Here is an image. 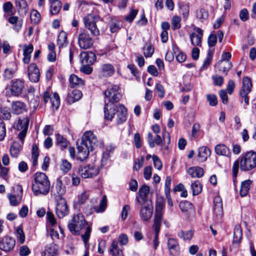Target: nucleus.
<instances>
[{"mask_svg": "<svg viewBox=\"0 0 256 256\" xmlns=\"http://www.w3.org/2000/svg\"><path fill=\"white\" fill-rule=\"evenodd\" d=\"M13 8L12 3L10 2H7L3 4L2 10L4 13L8 16H12L14 14L12 10Z\"/></svg>", "mask_w": 256, "mask_h": 256, "instance_id": "47", "label": "nucleus"}, {"mask_svg": "<svg viewBox=\"0 0 256 256\" xmlns=\"http://www.w3.org/2000/svg\"><path fill=\"white\" fill-rule=\"evenodd\" d=\"M34 50L32 44H24L23 48L24 58L22 61L24 64H28L30 62L31 58V53Z\"/></svg>", "mask_w": 256, "mask_h": 256, "instance_id": "26", "label": "nucleus"}, {"mask_svg": "<svg viewBox=\"0 0 256 256\" xmlns=\"http://www.w3.org/2000/svg\"><path fill=\"white\" fill-rule=\"evenodd\" d=\"M168 246L170 254L172 256H178L179 255V245L176 239L169 238L168 241Z\"/></svg>", "mask_w": 256, "mask_h": 256, "instance_id": "20", "label": "nucleus"}, {"mask_svg": "<svg viewBox=\"0 0 256 256\" xmlns=\"http://www.w3.org/2000/svg\"><path fill=\"white\" fill-rule=\"evenodd\" d=\"M18 140L14 141L10 148V156L14 158H17L19 156L24 143V139Z\"/></svg>", "mask_w": 256, "mask_h": 256, "instance_id": "16", "label": "nucleus"}, {"mask_svg": "<svg viewBox=\"0 0 256 256\" xmlns=\"http://www.w3.org/2000/svg\"><path fill=\"white\" fill-rule=\"evenodd\" d=\"M191 188L192 194L194 196L198 195L202 192V185L199 180H197L191 184Z\"/></svg>", "mask_w": 256, "mask_h": 256, "instance_id": "38", "label": "nucleus"}, {"mask_svg": "<svg viewBox=\"0 0 256 256\" xmlns=\"http://www.w3.org/2000/svg\"><path fill=\"white\" fill-rule=\"evenodd\" d=\"M156 210L154 224L153 226L154 232L153 234L148 236L150 238H152L153 236V248L154 250L157 249L159 244V242L158 240V234L160 230L161 221L164 214L163 209Z\"/></svg>", "mask_w": 256, "mask_h": 256, "instance_id": "7", "label": "nucleus"}, {"mask_svg": "<svg viewBox=\"0 0 256 256\" xmlns=\"http://www.w3.org/2000/svg\"><path fill=\"white\" fill-rule=\"evenodd\" d=\"M68 228L70 232L74 236L80 235L82 230L85 228L84 234H82L81 237L86 248H89L88 242L92 232V226L86 220L83 214H78L74 215L69 220Z\"/></svg>", "mask_w": 256, "mask_h": 256, "instance_id": "1", "label": "nucleus"}, {"mask_svg": "<svg viewBox=\"0 0 256 256\" xmlns=\"http://www.w3.org/2000/svg\"><path fill=\"white\" fill-rule=\"evenodd\" d=\"M238 168H239V160H236L234 163L233 166H232V175H233V182L234 183V184H236V176L238 175Z\"/></svg>", "mask_w": 256, "mask_h": 256, "instance_id": "54", "label": "nucleus"}, {"mask_svg": "<svg viewBox=\"0 0 256 256\" xmlns=\"http://www.w3.org/2000/svg\"><path fill=\"white\" fill-rule=\"evenodd\" d=\"M94 41L89 34L86 32H82L79 34L78 38V44L82 49L90 48L93 44Z\"/></svg>", "mask_w": 256, "mask_h": 256, "instance_id": "13", "label": "nucleus"}, {"mask_svg": "<svg viewBox=\"0 0 256 256\" xmlns=\"http://www.w3.org/2000/svg\"><path fill=\"white\" fill-rule=\"evenodd\" d=\"M252 184V181L250 180H244L241 183L240 188V194L241 196H245L248 194L251 188Z\"/></svg>", "mask_w": 256, "mask_h": 256, "instance_id": "29", "label": "nucleus"}, {"mask_svg": "<svg viewBox=\"0 0 256 256\" xmlns=\"http://www.w3.org/2000/svg\"><path fill=\"white\" fill-rule=\"evenodd\" d=\"M252 86V84L250 79L248 77H244L242 80V86L240 91V95L244 99L246 106L249 104V98L248 94L251 91Z\"/></svg>", "mask_w": 256, "mask_h": 256, "instance_id": "12", "label": "nucleus"}, {"mask_svg": "<svg viewBox=\"0 0 256 256\" xmlns=\"http://www.w3.org/2000/svg\"><path fill=\"white\" fill-rule=\"evenodd\" d=\"M79 172L83 178H87L96 176L98 173V170L94 166L88 165L80 167L79 168Z\"/></svg>", "mask_w": 256, "mask_h": 256, "instance_id": "15", "label": "nucleus"}, {"mask_svg": "<svg viewBox=\"0 0 256 256\" xmlns=\"http://www.w3.org/2000/svg\"><path fill=\"white\" fill-rule=\"evenodd\" d=\"M216 153L218 155L228 156L230 154L229 148L224 144H217L214 148Z\"/></svg>", "mask_w": 256, "mask_h": 256, "instance_id": "31", "label": "nucleus"}, {"mask_svg": "<svg viewBox=\"0 0 256 256\" xmlns=\"http://www.w3.org/2000/svg\"><path fill=\"white\" fill-rule=\"evenodd\" d=\"M29 119L28 117L19 118L17 123L14 126L20 132L18 135V139H24L28 130Z\"/></svg>", "mask_w": 256, "mask_h": 256, "instance_id": "10", "label": "nucleus"}, {"mask_svg": "<svg viewBox=\"0 0 256 256\" xmlns=\"http://www.w3.org/2000/svg\"><path fill=\"white\" fill-rule=\"evenodd\" d=\"M68 44L67 34L65 32L62 30L58 36L57 44L59 48H62L66 47Z\"/></svg>", "mask_w": 256, "mask_h": 256, "instance_id": "33", "label": "nucleus"}, {"mask_svg": "<svg viewBox=\"0 0 256 256\" xmlns=\"http://www.w3.org/2000/svg\"><path fill=\"white\" fill-rule=\"evenodd\" d=\"M153 214V209H141L140 217L144 221H147L150 219Z\"/></svg>", "mask_w": 256, "mask_h": 256, "instance_id": "41", "label": "nucleus"}, {"mask_svg": "<svg viewBox=\"0 0 256 256\" xmlns=\"http://www.w3.org/2000/svg\"><path fill=\"white\" fill-rule=\"evenodd\" d=\"M154 167L158 170H161L162 167V163L160 158L156 155L152 156Z\"/></svg>", "mask_w": 256, "mask_h": 256, "instance_id": "53", "label": "nucleus"}, {"mask_svg": "<svg viewBox=\"0 0 256 256\" xmlns=\"http://www.w3.org/2000/svg\"><path fill=\"white\" fill-rule=\"evenodd\" d=\"M237 160H239V165L242 170H250L256 168V152L252 150L248 152Z\"/></svg>", "mask_w": 256, "mask_h": 256, "instance_id": "6", "label": "nucleus"}, {"mask_svg": "<svg viewBox=\"0 0 256 256\" xmlns=\"http://www.w3.org/2000/svg\"><path fill=\"white\" fill-rule=\"evenodd\" d=\"M188 174L192 178H200L204 174V170L200 166H192L188 168Z\"/></svg>", "mask_w": 256, "mask_h": 256, "instance_id": "28", "label": "nucleus"}, {"mask_svg": "<svg viewBox=\"0 0 256 256\" xmlns=\"http://www.w3.org/2000/svg\"><path fill=\"white\" fill-rule=\"evenodd\" d=\"M50 100L52 102V107L57 110L60 104V99L58 94L56 92L53 93L50 96Z\"/></svg>", "mask_w": 256, "mask_h": 256, "instance_id": "43", "label": "nucleus"}, {"mask_svg": "<svg viewBox=\"0 0 256 256\" xmlns=\"http://www.w3.org/2000/svg\"><path fill=\"white\" fill-rule=\"evenodd\" d=\"M24 88V80L16 78L12 80L4 90V94L6 98L20 96Z\"/></svg>", "mask_w": 256, "mask_h": 256, "instance_id": "4", "label": "nucleus"}, {"mask_svg": "<svg viewBox=\"0 0 256 256\" xmlns=\"http://www.w3.org/2000/svg\"><path fill=\"white\" fill-rule=\"evenodd\" d=\"M217 66L219 67L220 70H222L223 72L227 74L228 72L232 68V64L230 61H225L222 63L218 62L217 64Z\"/></svg>", "mask_w": 256, "mask_h": 256, "instance_id": "39", "label": "nucleus"}, {"mask_svg": "<svg viewBox=\"0 0 256 256\" xmlns=\"http://www.w3.org/2000/svg\"><path fill=\"white\" fill-rule=\"evenodd\" d=\"M217 42V36L216 34H210L208 39V43L210 47L214 46L216 45Z\"/></svg>", "mask_w": 256, "mask_h": 256, "instance_id": "63", "label": "nucleus"}, {"mask_svg": "<svg viewBox=\"0 0 256 256\" xmlns=\"http://www.w3.org/2000/svg\"><path fill=\"white\" fill-rule=\"evenodd\" d=\"M56 136V143L61 149L66 148L69 146L70 142L62 136L57 134Z\"/></svg>", "mask_w": 256, "mask_h": 256, "instance_id": "36", "label": "nucleus"}, {"mask_svg": "<svg viewBox=\"0 0 256 256\" xmlns=\"http://www.w3.org/2000/svg\"><path fill=\"white\" fill-rule=\"evenodd\" d=\"M12 112L16 114H20L24 113L26 110V104L20 101L12 102L11 104Z\"/></svg>", "mask_w": 256, "mask_h": 256, "instance_id": "22", "label": "nucleus"}, {"mask_svg": "<svg viewBox=\"0 0 256 256\" xmlns=\"http://www.w3.org/2000/svg\"><path fill=\"white\" fill-rule=\"evenodd\" d=\"M72 168L71 164L66 160H62L60 165L61 170L64 173L68 172Z\"/></svg>", "mask_w": 256, "mask_h": 256, "instance_id": "52", "label": "nucleus"}, {"mask_svg": "<svg viewBox=\"0 0 256 256\" xmlns=\"http://www.w3.org/2000/svg\"><path fill=\"white\" fill-rule=\"evenodd\" d=\"M30 20L34 23H38L40 21V14L35 10H32L30 12Z\"/></svg>", "mask_w": 256, "mask_h": 256, "instance_id": "55", "label": "nucleus"}, {"mask_svg": "<svg viewBox=\"0 0 256 256\" xmlns=\"http://www.w3.org/2000/svg\"><path fill=\"white\" fill-rule=\"evenodd\" d=\"M196 32L197 34L192 32L190 35L191 43L194 46H200L202 38L203 36V30L198 28H196Z\"/></svg>", "mask_w": 256, "mask_h": 256, "instance_id": "19", "label": "nucleus"}, {"mask_svg": "<svg viewBox=\"0 0 256 256\" xmlns=\"http://www.w3.org/2000/svg\"><path fill=\"white\" fill-rule=\"evenodd\" d=\"M38 156V148L37 146L34 145L32 151V159L33 166H36L37 164Z\"/></svg>", "mask_w": 256, "mask_h": 256, "instance_id": "46", "label": "nucleus"}, {"mask_svg": "<svg viewBox=\"0 0 256 256\" xmlns=\"http://www.w3.org/2000/svg\"><path fill=\"white\" fill-rule=\"evenodd\" d=\"M82 96V93L80 90L74 89L70 90L67 97V101L70 103H74L79 100Z\"/></svg>", "mask_w": 256, "mask_h": 256, "instance_id": "25", "label": "nucleus"}, {"mask_svg": "<svg viewBox=\"0 0 256 256\" xmlns=\"http://www.w3.org/2000/svg\"><path fill=\"white\" fill-rule=\"evenodd\" d=\"M50 3V11L52 14H58L62 7V3L58 0H49Z\"/></svg>", "mask_w": 256, "mask_h": 256, "instance_id": "35", "label": "nucleus"}, {"mask_svg": "<svg viewBox=\"0 0 256 256\" xmlns=\"http://www.w3.org/2000/svg\"><path fill=\"white\" fill-rule=\"evenodd\" d=\"M189 10L190 8L188 4H184L180 6V10L182 12V14L185 18H187L188 16Z\"/></svg>", "mask_w": 256, "mask_h": 256, "instance_id": "64", "label": "nucleus"}, {"mask_svg": "<svg viewBox=\"0 0 256 256\" xmlns=\"http://www.w3.org/2000/svg\"><path fill=\"white\" fill-rule=\"evenodd\" d=\"M16 246L15 238L12 236H4L0 240V250L8 252L12 251Z\"/></svg>", "mask_w": 256, "mask_h": 256, "instance_id": "11", "label": "nucleus"}, {"mask_svg": "<svg viewBox=\"0 0 256 256\" xmlns=\"http://www.w3.org/2000/svg\"><path fill=\"white\" fill-rule=\"evenodd\" d=\"M70 86V88H79L83 86L84 81L74 74H72L69 78Z\"/></svg>", "mask_w": 256, "mask_h": 256, "instance_id": "27", "label": "nucleus"}, {"mask_svg": "<svg viewBox=\"0 0 256 256\" xmlns=\"http://www.w3.org/2000/svg\"><path fill=\"white\" fill-rule=\"evenodd\" d=\"M109 252L113 256H123L122 250L119 248L118 242L116 240L112 242Z\"/></svg>", "mask_w": 256, "mask_h": 256, "instance_id": "34", "label": "nucleus"}, {"mask_svg": "<svg viewBox=\"0 0 256 256\" xmlns=\"http://www.w3.org/2000/svg\"><path fill=\"white\" fill-rule=\"evenodd\" d=\"M58 249L57 246L52 244L46 248L42 252L43 256H56L58 254Z\"/></svg>", "mask_w": 256, "mask_h": 256, "instance_id": "32", "label": "nucleus"}, {"mask_svg": "<svg viewBox=\"0 0 256 256\" xmlns=\"http://www.w3.org/2000/svg\"><path fill=\"white\" fill-rule=\"evenodd\" d=\"M207 100L210 106H216L218 104L217 97L215 94H209L206 96Z\"/></svg>", "mask_w": 256, "mask_h": 256, "instance_id": "56", "label": "nucleus"}, {"mask_svg": "<svg viewBox=\"0 0 256 256\" xmlns=\"http://www.w3.org/2000/svg\"><path fill=\"white\" fill-rule=\"evenodd\" d=\"M150 192V188L149 186L146 185H143L140 188L138 191V194L140 196L142 199L144 200L147 196L148 192Z\"/></svg>", "mask_w": 256, "mask_h": 256, "instance_id": "51", "label": "nucleus"}, {"mask_svg": "<svg viewBox=\"0 0 256 256\" xmlns=\"http://www.w3.org/2000/svg\"><path fill=\"white\" fill-rule=\"evenodd\" d=\"M81 144L85 146H88L92 152L98 146V141L92 132L87 131L84 133L82 137Z\"/></svg>", "mask_w": 256, "mask_h": 256, "instance_id": "9", "label": "nucleus"}, {"mask_svg": "<svg viewBox=\"0 0 256 256\" xmlns=\"http://www.w3.org/2000/svg\"><path fill=\"white\" fill-rule=\"evenodd\" d=\"M90 195V191H84L80 195L78 196V200L76 202V204L80 205L84 204L86 201V200L88 198Z\"/></svg>", "mask_w": 256, "mask_h": 256, "instance_id": "42", "label": "nucleus"}, {"mask_svg": "<svg viewBox=\"0 0 256 256\" xmlns=\"http://www.w3.org/2000/svg\"><path fill=\"white\" fill-rule=\"evenodd\" d=\"M28 76L30 80L33 82H38L40 77L39 69L34 64H32L28 66Z\"/></svg>", "mask_w": 256, "mask_h": 256, "instance_id": "17", "label": "nucleus"}, {"mask_svg": "<svg viewBox=\"0 0 256 256\" xmlns=\"http://www.w3.org/2000/svg\"><path fill=\"white\" fill-rule=\"evenodd\" d=\"M77 148V158L80 161L86 160L88 157L90 152L91 151L90 148L88 147V146H85L82 144L78 146Z\"/></svg>", "mask_w": 256, "mask_h": 256, "instance_id": "24", "label": "nucleus"}, {"mask_svg": "<svg viewBox=\"0 0 256 256\" xmlns=\"http://www.w3.org/2000/svg\"><path fill=\"white\" fill-rule=\"evenodd\" d=\"M212 80L214 84L218 86H221L224 83L223 78L218 75H214L212 76Z\"/></svg>", "mask_w": 256, "mask_h": 256, "instance_id": "60", "label": "nucleus"}, {"mask_svg": "<svg viewBox=\"0 0 256 256\" xmlns=\"http://www.w3.org/2000/svg\"><path fill=\"white\" fill-rule=\"evenodd\" d=\"M210 150L206 146H202L198 150V157L202 162L206 161L210 156Z\"/></svg>", "mask_w": 256, "mask_h": 256, "instance_id": "30", "label": "nucleus"}, {"mask_svg": "<svg viewBox=\"0 0 256 256\" xmlns=\"http://www.w3.org/2000/svg\"><path fill=\"white\" fill-rule=\"evenodd\" d=\"M14 234L19 242L20 244L24 243L25 241V234L23 230L20 226H18L16 228Z\"/></svg>", "mask_w": 256, "mask_h": 256, "instance_id": "40", "label": "nucleus"}, {"mask_svg": "<svg viewBox=\"0 0 256 256\" xmlns=\"http://www.w3.org/2000/svg\"><path fill=\"white\" fill-rule=\"evenodd\" d=\"M15 5L20 16H24L26 14L28 8L26 0H15Z\"/></svg>", "mask_w": 256, "mask_h": 256, "instance_id": "23", "label": "nucleus"}, {"mask_svg": "<svg viewBox=\"0 0 256 256\" xmlns=\"http://www.w3.org/2000/svg\"><path fill=\"white\" fill-rule=\"evenodd\" d=\"M144 162V156H142L140 159H136L134 162V170L138 171L143 166Z\"/></svg>", "mask_w": 256, "mask_h": 256, "instance_id": "58", "label": "nucleus"}, {"mask_svg": "<svg viewBox=\"0 0 256 256\" xmlns=\"http://www.w3.org/2000/svg\"><path fill=\"white\" fill-rule=\"evenodd\" d=\"M14 190L18 192L17 194H8V198L10 203L12 206H16L20 202L22 197V188L20 185H16L14 188Z\"/></svg>", "mask_w": 256, "mask_h": 256, "instance_id": "14", "label": "nucleus"}, {"mask_svg": "<svg viewBox=\"0 0 256 256\" xmlns=\"http://www.w3.org/2000/svg\"><path fill=\"white\" fill-rule=\"evenodd\" d=\"M178 236L184 240H190L193 236V232L190 230L186 232L180 230L178 234Z\"/></svg>", "mask_w": 256, "mask_h": 256, "instance_id": "48", "label": "nucleus"}, {"mask_svg": "<svg viewBox=\"0 0 256 256\" xmlns=\"http://www.w3.org/2000/svg\"><path fill=\"white\" fill-rule=\"evenodd\" d=\"M104 113L105 119L108 120H112L116 116V123L118 124L126 122L127 119V110L122 104L114 106L106 104L104 108Z\"/></svg>", "mask_w": 256, "mask_h": 256, "instance_id": "2", "label": "nucleus"}, {"mask_svg": "<svg viewBox=\"0 0 256 256\" xmlns=\"http://www.w3.org/2000/svg\"><path fill=\"white\" fill-rule=\"evenodd\" d=\"M242 237V230L239 226H236L234 232L233 242L240 244Z\"/></svg>", "mask_w": 256, "mask_h": 256, "instance_id": "37", "label": "nucleus"}, {"mask_svg": "<svg viewBox=\"0 0 256 256\" xmlns=\"http://www.w3.org/2000/svg\"><path fill=\"white\" fill-rule=\"evenodd\" d=\"M138 12V10H132L130 14L126 16L125 20L130 22H132L137 15Z\"/></svg>", "mask_w": 256, "mask_h": 256, "instance_id": "62", "label": "nucleus"}, {"mask_svg": "<svg viewBox=\"0 0 256 256\" xmlns=\"http://www.w3.org/2000/svg\"><path fill=\"white\" fill-rule=\"evenodd\" d=\"M115 72V68L110 64H104L101 66L99 72L101 76L104 77L112 76Z\"/></svg>", "mask_w": 256, "mask_h": 256, "instance_id": "21", "label": "nucleus"}, {"mask_svg": "<svg viewBox=\"0 0 256 256\" xmlns=\"http://www.w3.org/2000/svg\"><path fill=\"white\" fill-rule=\"evenodd\" d=\"M181 18L178 16H174L172 17V28L173 30L179 29L180 26Z\"/></svg>", "mask_w": 256, "mask_h": 256, "instance_id": "49", "label": "nucleus"}, {"mask_svg": "<svg viewBox=\"0 0 256 256\" xmlns=\"http://www.w3.org/2000/svg\"><path fill=\"white\" fill-rule=\"evenodd\" d=\"M30 253V250L27 246L24 245L20 247L19 254L20 256H28Z\"/></svg>", "mask_w": 256, "mask_h": 256, "instance_id": "61", "label": "nucleus"}, {"mask_svg": "<svg viewBox=\"0 0 256 256\" xmlns=\"http://www.w3.org/2000/svg\"><path fill=\"white\" fill-rule=\"evenodd\" d=\"M197 18L200 20L202 21L206 20L208 17V12L204 9H200V10L197 13Z\"/></svg>", "mask_w": 256, "mask_h": 256, "instance_id": "59", "label": "nucleus"}, {"mask_svg": "<svg viewBox=\"0 0 256 256\" xmlns=\"http://www.w3.org/2000/svg\"><path fill=\"white\" fill-rule=\"evenodd\" d=\"M154 48L150 44H146L143 48L144 54L146 58L151 57L154 52Z\"/></svg>", "mask_w": 256, "mask_h": 256, "instance_id": "45", "label": "nucleus"}, {"mask_svg": "<svg viewBox=\"0 0 256 256\" xmlns=\"http://www.w3.org/2000/svg\"><path fill=\"white\" fill-rule=\"evenodd\" d=\"M80 57L82 64H92L96 60L95 54L92 52H83Z\"/></svg>", "mask_w": 256, "mask_h": 256, "instance_id": "18", "label": "nucleus"}, {"mask_svg": "<svg viewBox=\"0 0 256 256\" xmlns=\"http://www.w3.org/2000/svg\"><path fill=\"white\" fill-rule=\"evenodd\" d=\"M50 182L48 176L44 172H37L34 176L32 190L36 195H46L49 192Z\"/></svg>", "mask_w": 256, "mask_h": 256, "instance_id": "3", "label": "nucleus"}, {"mask_svg": "<svg viewBox=\"0 0 256 256\" xmlns=\"http://www.w3.org/2000/svg\"><path fill=\"white\" fill-rule=\"evenodd\" d=\"M103 94L104 96L105 102L106 100L112 104L118 102L122 96L120 86L118 84L110 83L108 84L106 88L103 92Z\"/></svg>", "mask_w": 256, "mask_h": 256, "instance_id": "5", "label": "nucleus"}, {"mask_svg": "<svg viewBox=\"0 0 256 256\" xmlns=\"http://www.w3.org/2000/svg\"><path fill=\"white\" fill-rule=\"evenodd\" d=\"M172 183V179L170 176H167L165 181L164 184V193L166 196L168 198L170 196V186Z\"/></svg>", "mask_w": 256, "mask_h": 256, "instance_id": "50", "label": "nucleus"}, {"mask_svg": "<svg viewBox=\"0 0 256 256\" xmlns=\"http://www.w3.org/2000/svg\"><path fill=\"white\" fill-rule=\"evenodd\" d=\"M100 16L94 14H88L84 18V22L85 27L88 29L93 36H98L100 31L97 27L96 23L100 20Z\"/></svg>", "mask_w": 256, "mask_h": 256, "instance_id": "8", "label": "nucleus"}, {"mask_svg": "<svg viewBox=\"0 0 256 256\" xmlns=\"http://www.w3.org/2000/svg\"><path fill=\"white\" fill-rule=\"evenodd\" d=\"M109 26L110 32H115L120 28L122 23L120 20L112 19L110 22Z\"/></svg>", "mask_w": 256, "mask_h": 256, "instance_id": "44", "label": "nucleus"}, {"mask_svg": "<svg viewBox=\"0 0 256 256\" xmlns=\"http://www.w3.org/2000/svg\"><path fill=\"white\" fill-rule=\"evenodd\" d=\"M56 208H68L66 200L58 196L56 199Z\"/></svg>", "mask_w": 256, "mask_h": 256, "instance_id": "57", "label": "nucleus"}]
</instances>
